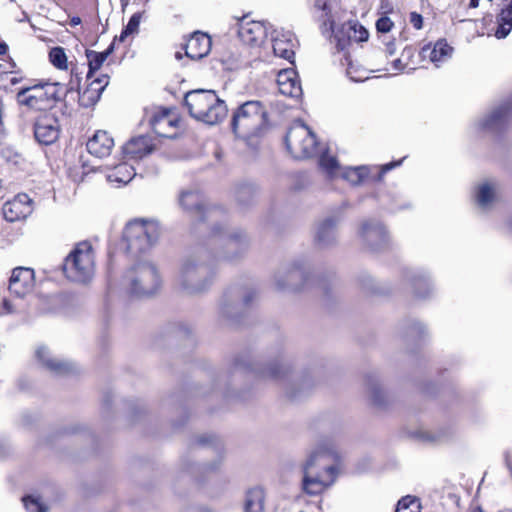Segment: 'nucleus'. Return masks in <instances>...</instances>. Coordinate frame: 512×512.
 I'll return each mask as SVG.
<instances>
[{
  "label": "nucleus",
  "mask_w": 512,
  "mask_h": 512,
  "mask_svg": "<svg viewBox=\"0 0 512 512\" xmlns=\"http://www.w3.org/2000/svg\"><path fill=\"white\" fill-rule=\"evenodd\" d=\"M301 488L310 496L320 495L336 482L340 474L339 453L329 439L316 442L301 464Z\"/></svg>",
  "instance_id": "nucleus-1"
},
{
  "label": "nucleus",
  "mask_w": 512,
  "mask_h": 512,
  "mask_svg": "<svg viewBox=\"0 0 512 512\" xmlns=\"http://www.w3.org/2000/svg\"><path fill=\"white\" fill-rule=\"evenodd\" d=\"M212 269L201 254L185 257L180 263L175 285L177 290L187 296L205 292L211 284Z\"/></svg>",
  "instance_id": "nucleus-2"
},
{
  "label": "nucleus",
  "mask_w": 512,
  "mask_h": 512,
  "mask_svg": "<svg viewBox=\"0 0 512 512\" xmlns=\"http://www.w3.org/2000/svg\"><path fill=\"white\" fill-rule=\"evenodd\" d=\"M184 105L191 117L208 125H216L227 115L228 109L214 90L196 89L185 94Z\"/></svg>",
  "instance_id": "nucleus-3"
},
{
  "label": "nucleus",
  "mask_w": 512,
  "mask_h": 512,
  "mask_svg": "<svg viewBox=\"0 0 512 512\" xmlns=\"http://www.w3.org/2000/svg\"><path fill=\"white\" fill-rule=\"evenodd\" d=\"M266 116V110L259 101H247L233 115V131L244 139L257 136L266 124Z\"/></svg>",
  "instance_id": "nucleus-4"
},
{
  "label": "nucleus",
  "mask_w": 512,
  "mask_h": 512,
  "mask_svg": "<svg viewBox=\"0 0 512 512\" xmlns=\"http://www.w3.org/2000/svg\"><path fill=\"white\" fill-rule=\"evenodd\" d=\"M63 271L66 277L75 282L89 281L95 271L94 254L89 242L78 243L65 258Z\"/></svg>",
  "instance_id": "nucleus-5"
},
{
  "label": "nucleus",
  "mask_w": 512,
  "mask_h": 512,
  "mask_svg": "<svg viewBox=\"0 0 512 512\" xmlns=\"http://www.w3.org/2000/svg\"><path fill=\"white\" fill-rule=\"evenodd\" d=\"M126 277L130 292L137 296L153 295L161 285L156 267L147 262L137 264Z\"/></svg>",
  "instance_id": "nucleus-6"
},
{
  "label": "nucleus",
  "mask_w": 512,
  "mask_h": 512,
  "mask_svg": "<svg viewBox=\"0 0 512 512\" xmlns=\"http://www.w3.org/2000/svg\"><path fill=\"white\" fill-rule=\"evenodd\" d=\"M285 142L289 152L297 159L312 157L317 152L315 135L302 123H296L290 128Z\"/></svg>",
  "instance_id": "nucleus-7"
},
{
  "label": "nucleus",
  "mask_w": 512,
  "mask_h": 512,
  "mask_svg": "<svg viewBox=\"0 0 512 512\" xmlns=\"http://www.w3.org/2000/svg\"><path fill=\"white\" fill-rule=\"evenodd\" d=\"M123 242L126 250L138 254L149 249L158 239L157 226H125Z\"/></svg>",
  "instance_id": "nucleus-8"
},
{
  "label": "nucleus",
  "mask_w": 512,
  "mask_h": 512,
  "mask_svg": "<svg viewBox=\"0 0 512 512\" xmlns=\"http://www.w3.org/2000/svg\"><path fill=\"white\" fill-rule=\"evenodd\" d=\"M319 165L323 171L330 177L341 176L353 185H358L368 176L366 166L341 168L336 157L330 155L328 151L321 153Z\"/></svg>",
  "instance_id": "nucleus-9"
},
{
  "label": "nucleus",
  "mask_w": 512,
  "mask_h": 512,
  "mask_svg": "<svg viewBox=\"0 0 512 512\" xmlns=\"http://www.w3.org/2000/svg\"><path fill=\"white\" fill-rule=\"evenodd\" d=\"M306 279L304 269L296 264L281 267L274 274V285L279 291L298 290Z\"/></svg>",
  "instance_id": "nucleus-10"
},
{
  "label": "nucleus",
  "mask_w": 512,
  "mask_h": 512,
  "mask_svg": "<svg viewBox=\"0 0 512 512\" xmlns=\"http://www.w3.org/2000/svg\"><path fill=\"white\" fill-rule=\"evenodd\" d=\"M34 210L33 200L25 193L17 194L7 201L2 208L4 218L8 222L25 221Z\"/></svg>",
  "instance_id": "nucleus-11"
},
{
  "label": "nucleus",
  "mask_w": 512,
  "mask_h": 512,
  "mask_svg": "<svg viewBox=\"0 0 512 512\" xmlns=\"http://www.w3.org/2000/svg\"><path fill=\"white\" fill-rule=\"evenodd\" d=\"M150 123L160 137L173 138L177 135L180 119L175 110L162 109L153 115Z\"/></svg>",
  "instance_id": "nucleus-12"
},
{
  "label": "nucleus",
  "mask_w": 512,
  "mask_h": 512,
  "mask_svg": "<svg viewBox=\"0 0 512 512\" xmlns=\"http://www.w3.org/2000/svg\"><path fill=\"white\" fill-rule=\"evenodd\" d=\"M17 99L20 104L39 111L50 108L54 102L52 94H49L44 86L21 89L17 94Z\"/></svg>",
  "instance_id": "nucleus-13"
},
{
  "label": "nucleus",
  "mask_w": 512,
  "mask_h": 512,
  "mask_svg": "<svg viewBox=\"0 0 512 512\" xmlns=\"http://www.w3.org/2000/svg\"><path fill=\"white\" fill-rule=\"evenodd\" d=\"M34 135L40 144L51 145L55 143L60 135L58 119L52 114L39 116L34 124Z\"/></svg>",
  "instance_id": "nucleus-14"
},
{
  "label": "nucleus",
  "mask_w": 512,
  "mask_h": 512,
  "mask_svg": "<svg viewBox=\"0 0 512 512\" xmlns=\"http://www.w3.org/2000/svg\"><path fill=\"white\" fill-rule=\"evenodd\" d=\"M35 286L34 271L27 267H17L12 271L9 291L19 298L30 294Z\"/></svg>",
  "instance_id": "nucleus-15"
},
{
  "label": "nucleus",
  "mask_w": 512,
  "mask_h": 512,
  "mask_svg": "<svg viewBox=\"0 0 512 512\" xmlns=\"http://www.w3.org/2000/svg\"><path fill=\"white\" fill-rule=\"evenodd\" d=\"M238 36L246 45L259 46L267 37V28L263 22L243 18L239 22Z\"/></svg>",
  "instance_id": "nucleus-16"
},
{
  "label": "nucleus",
  "mask_w": 512,
  "mask_h": 512,
  "mask_svg": "<svg viewBox=\"0 0 512 512\" xmlns=\"http://www.w3.org/2000/svg\"><path fill=\"white\" fill-rule=\"evenodd\" d=\"M501 195V185L495 179H485L479 182L473 192L478 206L488 208L495 203Z\"/></svg>",
  "instance_id": "nucleus-17"
},
{
  "label": "nucleus",
  "mask_w": 512,
  "mask_h": 512,
  "mask_svg": "<svg viewBox=\"0 0 512 512\" xmlns=\"http://www.w3.org/2000/svg\"><path fill=\"white\" fill-rule=\"evenodd\" d=\"M108 84L109 76L106 74L90 79L88 86L78 93L80 105L90 107L96 104Z\"/></svg>",
  "instance_id": "nucleus-18"
},
{
  "label": "nucleus",
  "mask_w": 512,
  "mask_h": 512,
  "mask_svg": "<svg viewBox=\"0 0 512 512\" xmlns=\"http://www.w3.org/2000/svg\"><path fill=\"white\" fill-rule=\"evenodd\" d=\"M211 38L202 32H194L185 45V55L192 60L207 56L211 50Z\"/></svg>",
  "instance_id": "nucleus-19"
},
{
  "label": "nucleus",
  "mask_w": 512,
  "mask_h": 512,
  "mask_svg": "<svg viewBox=\"0 0 512 512\" xmlns=\"http://www.w3.org/2000/svg\"><path fill=\"white\" fill-rule=\"evenodd\" d=\"M35 355L42 365L54 374L66 375L74 369L71 363L53 357L50 350L45 346H39Z\"/></svg>",
  "instance_id": "nucleus-20"
},
{
  "label": "nucleus",
  "mask_w": 512,
  "mask_h": 512,
  "mask_svg": "<svg viewBox=\"0 0 512 512\" xmlns=\"http://www.w3.org/2000/svg\"><path fill=\"white\" fill-rule=\"evenodd\" d=\"M153 150L154 144L151 137L145 135L132 138L123 146V152L129 159H142Z\"/></svg>",
  "instance_id": "nucleus-21"
},
{
  "label": "nucleus",
  "mask_w": 512,
  "mask_h": 512,
  "mask_svg": "<svg viewBox=\"0 0 512 512\" xmlns=\"http://www.w3.org/2000/svg\"><path fill=\"white\" fill-rule=\"evenodd\" d=\"M86 146L91 155L103 158L111 153L114 140L106 131L99 130L88 140Z\"/></svg>",
  "instance_id": "nucleus-22"
},
{
  "label": "nucleus",
  "mask_w": 512,
  "mask_h": 512,
  "mask_svg": "<svg viewBox=\"0 0 512 512\" xmlns=\"http://www.w3.org/2000/svg\"><path fill=\"white\" fill-rule=\"evenodd\" d=\"M277 83L280 93L285 96L298 98L302 95L300 82L296 78V73L291 69L280 71Z\"/></svg>",
  "instance_id": "nucleus-23"
},
{
  "label": "nucleus",
  "mask_w": 512,
  "mask_h": 512,
  "mask_svg": "<svg viewBox=\"0 0 512 512\" xmlns=\"http://www.w3.org/2000/svg\"><path fill=\"white\" fill-rule=\"evenodd\" d=\"M273 52L276 56L292 62L294 58V39L291 32H276L272 38Z\"/></svg>",
  "instance_id": "nucleus-24"
},
{
  "label": "nucleus",
  "mask_w": 512,
  "mask_h": 512,
  "mask_svg": "<svg viewBox=\"0 0 512 512\" xmlns=\"http://www.w3.org/2000/svg\"><path fill=\"white\" fill-rule=\"evenodd\" d=\"M453 48L444 40L437 41L433 47L424 46L421 50L423 59H429L436 67L447 61L452 55Z\"/></svg>",
  "instance_id": "nucleus-25"
},
{
  "label": "nucleus",
  "mask_w": 512,
  "mask_h": 512,
  "mask_svg": "<svg viewBox=\"0 0 512 512\" xmlns=\"http://www.w3.org/2000/svg\"><path fill=\"white\" fill-rule=\"evenodd\" d=\"M179 205L189 213L200 215L203 209L202 196L197 191H183L179 196Z\"/></svg>",
  "instance_id": "nucleus-26"
},
{
  "label": "nucleus",
  "mask_w": 512,
  "mask_h": 512,
  "mask_svg": "<svg viewBox=\"0 0 512 512\" xmlns=\"http://www.w3.org/2000/svg\"><path fill=\"white\" fill-rule=\"evenodd\" d=\"M136 175L134 168L126 162L120 163L113 168L107 175V180L111 183L127 184Z\"/></svg>",
  "instance_id": "nucleus-27"
},
{
  "label": "nucleus",
  "mask_w": 512,
  "mask_h": 512,
  "mask_svg": "<svg viewBox=\"0 0 512 512\" xmlns=\"http://www.w3.org/2000/svg\"><path fill=\"white\" fill-rule=\"evenodd\" d=\"M265 494L262 488L248 490L245 498V512H264Z\"/></svg>",
  "instance_id": "nucleus-28"
},
{
  "label": "nucleus",
  "mask_w": 512,
  "mask_h": 512,
  "mask_svg": "<svg viewBox=\"0 0 512 512\" xmlns=\"http://www.w3.org/2000/svg\"><path fill=\"white\" fill-rule=\"evenodd\" d=\"M112 47H109L103 52H96L93 50H86V57L88 61L89 70L87 72V80L92 79L93 74L99 70L108 56L112 52Z\"/></svg>",
  "instance_id": "nucleus-29"
},
{
  "label": "nucleus",
  "mask_w": 512,
  "mask_h": 512,
  "mask_svg": "<svg viewBox=\"0 0 512 512\" xmlns=\"http://www.w3.org/2000/svg\"><path fill=\"white\" fill-rule=\"evenodd\" d=\"M200 215L202 216L201 219L203 221L216 224L226 220L227 209L222 205L203 206Z\"/></svg>",
  "instance_id": "nucleus-30"
},
{
  "label": "nucleus",
  "mask_w": 512,
  "mask_h": 512,
  "mask_svg": "<svg viewBox=\"0 0 512 512\" xmlns=\"http://www.w3.org/2000/svg\"><path fill=\"white\" fill-rule=\"evenodd\" d=\"M49 60L59 70H66L68 68L67 56L62 47L52 48L49 52Z\"/></svg>",
  "instance_id": "nucleus-31"
},
{
  "label": "nucleus",
  "mask_w": 512,
  "mask_h": 512,
  "mask_svg": "<svg viewBox=\"0 0 512 512\" xmlns=\"http://www.w3.org/2000/svg\"><path fill=\"white\" fill-rule=\"evenodd\" d=\"M421 504L418 498L405 496L398 501L396 512H420Z\"/></svg>",
  "instance_id": "nucleus-32"
},
{
  "label": "nucleus",
  "mask_w": 512,
  "mask_h": 512,
  "mask_svg": "<svg viewBox=\"0 0 512 512\" xmlns=\"http://www.w3.org/2000/svg\"><path fill=\"white\" fill-rule=\"evenodd\" d=\"M510 104H503L496 108L492 113L488 116V118L484 122V127H493L498 122H500L510 111Z\"/></svg>",
  "instance_id": "nucleus-33"
},
{
  "label": "nucleus",
  "mask_w": 512,
  "mask_h": 512,
  "mask_svg": "<svg viewBox=\"0 0 512 512\" xmlns=\"http://www.w3.org/2000/svg\"><path fill=\"white\" fill-rule=\"evenodd\" d=\"M23 502L29 512H47L48 508L41 497L27 496Z\"/></svg>",
  "instance_id": "nucleus-34"
},
{
  "label": "nucleus",
  "mask_w": 512,
  "mask_h": 512,
  "mask_svg": "<svg viewBox=\"0 0 512 512\" xmlns=\"http://www.w3.org/2000/svg\"><path fill=\"white\" fill-rule=\"evenodd\" d=\"M289 369V365L281 360L271 364L266 370V375L272 378H280L287 374Z\"/></svg>",
  "instance_id": "nucleus-35"
},
{
  "label": "nucleus",
  "mask_w": 512,
  "mask_h": 512,
  "mask_svg": "<svg viewBox=\"0 0 512 512\" xmlns=\"http://www.w3.org/2000/svg\"><path fill=\"white\" fill-rule=\"evenodd\" d=\"M141 21V14L135 13L130 18L128 24L120 35V41H123L128 35H132L138 31Z\"/></svg>",
  "instance_id": "nucleus-36"
},
{
  "label": "nucleus",
  "mask_w": 512,
  "mask_h": 512,
  "mask_svg": "<svg viewBox=\"0 0 512 512\" xmlns=\"http://www.w3.org/2000/svg\"><path fill=\"white\" fill-rule=\"evenodd\" d=\"M335 226H320V229L317 232V240L319 243L328 244L334 238L335 235Z\"/></svg>",
  "instance_id": "nucleus-37"
},
{
  "label": "nucleus",
  "mask_w": 512,
  "mask_h": 512,
  "mask_svg": "<svg viewBox=\"0 0 512 512\" xmlns=\"http://www.w3.org/2000/svg\"><path fill=\"white\" fill-rule=\"evenodd\" d=\"M394 26L392 20L387 16L380 17L376 22V29L380 33H388Z\"/></svg>",
  "instance_id": "nucleus-38"
},
{
  "label": "nucleus",
  "mask_w": 512,
  "mask_h": 512,
  "mask_svg": "<svg viewBox=\"0 0 512 512\" xmlns=\"http://www.w3.org/2000/svg\"><path fill=\"white\" fill-rule=\"evenodd\" d=\"M497 23L509 24L512 27V5L501 10L497 17Z\"/></svg>",
  "instance_id": "nucleus-39"
},
{
  "label": "nucleus",
  "mask_w": 512,
  "mask_h": 512,
  "mask_svg": "<svg viewBox=\"0 0 512 512\" xmlns=\"http://www.w3.org/2000/svg\"><path fill=\"white\" fill-rule=\"evenodd\" d=\"M381 233V226H363L362 235L366 237L369 241L372 240L373 237L378 236Z\"/></svg>",
  "instance_id": "nucleus-40"
},
{
  "label": "nucleus",
  "mask_w": 512,
  "mask_h": 512,
  "mask_svg": "<svg viewBox=\"0 0 512 512\" xmlns=\"http://www.w3.org/2000/svg\"><path fill=\"white\" fill-rule=\"evenodd\" d=\"M512 27L509 24L498 23L497 29L495 31V36L498 39L505 38L511 31Z\"/></svg>",
  "instance_id": "nucleus-41"
},
{
  "label": "nucleus",
  "mask_w": 512,
  "mask_h": 512,
  "mask_svg": "<svg viewBox=\"0 0 512 512\" xmlns=\"http://www.w3.org/2000/svg\"><path fill=\"white\" fill-rule=\"evenodd\" d=\"M410 23L415 29L420 30L423 27V17L417 12H412L410 14Z\"/></svg>",
  "instance_id": "nucleus-42"
},
{
  "label": "nucleus",
  "mask_w": 512,
  "mask_h": 512,
  "mask_svg": "<svg viewBox=\"0 0 512 512\" xmlns=\"http://www.w3.org/2000/svg\"><path fill=\"white\" fill-rule=\"evenodd\" d=\"M369 393H370V396H371V399L372 401L375 403V404H380L381 401H380V393H381V389L378 387V386H371L369 388Z\"/></svg>",
  "instance_id": "nucleus-43"
},
{
  "label": "nucleus",
  "mask_w": 512,
  "mask_h": 512,
  "mask_svg": "<svg viewBox=\"0 0 512 512\" xmlns=\"http://www.w3.org/2000/svg\"><path fill=\"white\" fill-rule=\"evenodd\" d=\"M79 77H78V73H74V71L72 70V78L69 82V91H72L74 89H78L79 87Z\"/></svg>",
  "instance_id": "nucleus-44"
},
{
  "label": "nucleus",
  "mask_w": 512,
  "mask_h": 512,
  "mask_svg": "<svg viewBox=\"0 0 512 512\" xmlns=\"http://www.w3.org/2000/svg\"><path fill=\"white\" fill-rule=\"evenodd\" d=\"M221 463H222V458L218 457L215 461H213L212 464H206L205 470L206 471H214V470L218 469V467L221 465Z\"/></svg>",
  "instance_id": "nucleus-45"
},
{
  "label": "nucleus",
  "mask_w": 512,
  "mask_h": 512,
  "mask_svg": "<svg viewBox=\"0 0 512 512\" xmlns=\"http://www.w3.org/2000/svg\"><path fill=\"white\" fill-rule=\"evenodd\" d=\"M128 224H155L153 220L147 219V218H135L131 221H129Z\"/></svg>",
  "instance_id": "nucleus-46"
},
{
  "label": "nucleus",
  "mask_w": 512,
  "mask_h": 512,
  "mask_svg": "<svg viewBox=\"0 0 512 512\" xmlns=\"http://www.w3.org/2000/svg\"><path fill=\"white\" fill-rule=\"evenodd\" d=\"M359 36L357 37V41H366L368 39V31L363 27L359 26Z\"/></svg>",
  "instance_id": "nucleus-47"
},
{
  "label": "nucleus",
  "mask_w": 512,
  "mask_h": 512,
  "mask_svg": "<svg viewBox=\"0 0 512 512\" xmlns=\"http://www.w3.org/2000/svg\"><path fill=\"white\" fill-rule=\"evenodd\" d=\"M400 164H401V161H398V162H392V163L382 166L380 177L387 171L391 170L392 168H394L396 166H399Z\"/></svg>",
  "instance_id": "nucleus-48"
},
{
  "label": "nucleus",
  "mask_w": 512,
  "mask_h": 512,
  "mask_svg": "<svg viewBox=\"0 0 512 512\" xmlns=\"http://www.w3.org/2000/svg\"><path fill=\"white\" fill-rule=\"evenodd\" d=\"M310 3L319 10H324L326 8V2L324 0H309Z\"/></svg>",
  "instance_id": "nucleus-49"
},
{
  "label": "nucleus",
  "mask_w": 512,
  "mask_h": 512,
  "mask_svg": "<svg viewBox=\"0 0 512 512\" xmlns=\"http://www.w3.org/2000/svg\"><path fill=\"white\" fill-rule=\"evenodd\" d=\"M84 174H85V172H83L81 175H78L77 172H74V170L70 169V176L72 177V179L75 182L83 181L84 180Z\"/></svg>",
  "instance_id": "nucleus-50"
},
{
  "label": "nucleus",
  "mask_w": 512,
  "mask_h": 512,
  "mask_svg": "<svg viewBox=\"0 0 512 512\" xmlns=\"http://www.w3.org/2000/svg\"><path fill=\"white\" fill-rule=\"evenodd\" d=\"M393 67L394 69L396 70H402L404 69V65L402 64L401 60L400 59H396L393 61Z\"/></svg>",
  "instance_id": "nucleus-51"
},
{
  "label": "nucleus",
  "mask_w": 512,
  "mask_h": 512,
  "mask_svg": "<svg viewBox=\"0 0 512 512\" xmlns=\"http://www.w3.org/2000/svg\"><path fill=\"white\" fill-rule=\"evenodd\" d=\"M386 50H387V53L389 55H393L395 53V45H394V43H392V42L388 43L387 47H386Z\"/></svg>",
  "instance_id": "nucleus-52"
},
{
  "label": "nucleus",
  "mask_w": 512,
  "mask_h": 512,
  "mask_svg": "<svg viewBox=\"0 0 512 512\" xmlns=\"http://www.w3.org/2000/svg\"><path fill=\"white\" fill-rule=\"evenodd\" d=\"M347 74L349 75V77H350L353 81H361V80H362V78H361V77H354V76L352 75V67H349V68L347 69Z\"/></svg>",
  "instance_id": "nucleus-53"
},
{
  "label": "nucleus",
  "mask_w": 512,
  "mask_h": 512,
  "mask_svg": "<svg viewBox=\"0 0 512 512\" xmlns=\"http://www.w3.org/2000/svg\"><path fill=\"white\" fill-rule=\"evenodd\" d=\"M80 23H81V19L79 17H73L70 20V25L73 27L79 25Z\"/></svg>",
  "instance_id": "nucleus-54"
},
{
  "label": "nucleus",
  "mask_w": 512,
  "mask_h": 512,
  "mask_svg": "<svg viewBox=\"0 0 512 512\" xmlns=\"http://www.w3.org/2000/svg\"><path fill=\"white\" fill-rule=\"evenodd\" d=\"M425 440L427 441H438L439 440V437L437 436H434V435H430V434H426L425 437H424Z\"/></svg>",
  "instance_id": "nucleus-55"
},
{
  "label": "nucleus",
  "mask_w": 512,
  "mask_h": 512,
  "mask_svg": "<svg viewBox=\"0 0 512 512\" xmlns=\"http://www.w3.org/2000/svg\"><path fill=\"white\" fill-rule=\"evenodd\" d=\"M7 52V45L3 42H0V55H4Z\"/></svg>",
  "instance_id": "nucleus-56"
},
{
  "label": "nucleus",
  "mask_w": 512,
  "mask_h": 512,
  "mask_svg": "<svg viewBox=\"0 0 512 512\" xmlns=\"http://www.w3.org/2000/svg\"><path fill=\"white\" fill-rule=\"evenodd\" d=\"M189 512H212L210 509L208 508H205V507H200V508H197V509H193Z\"/></svg>",
  "instance_id": "nucleus-57"
},
{
  "label": "nucleus",
  "mask_w": 512,
  "mask_h": 512,
  "mask_svg": "<svg viewBox=\"0 0 512 512\" xmlns=\"http://www.w3.org/2000/svg\"><path fill=\"white\" fill-rule=\"evenodd\" d=\"M469 6L472 8L478 7V0H470Z\"/></svg>",
  "instance_id": "nucleus-58"
},
{
  "label": "nucleus",
  "mask_w": 512,
  "mask_h": 512,
  "mask_svg": "<svg viewBox=\"0 0 512 512\" xmlns=\"http://www.w3.org/2000/svg\"><path fill=\"white\" fill-rule=\"evenodd\" d=\"M175 57H176L177 59H181V58H182V54H181V52H176V53H175Z\"/></svg>",
  "instance_id": "nucleus-59"
},
{
  "label": "nucleus",
  "mask_w": 512,
  "mask_h": 512,
  "mask_svg": "<svg viewBox=\"0 0 512 512\" xmlns=\"http://www.w3.org/2000/svg\"><path fill=\"white\" fill-rule=\"evenodd\" d=\"M5 307L7 308L8 312L11 311L9 303L7 301L4 302Z\"/></svg>",
  "instance_id": "nucleus-60"
},
{
  "label": "nucleus",
  "mask_w": 512,
  "mask_h": 512,
  "mask_svg": "<svg viewBox=\"0 0 512 512\" xmlns=\"http://www.w3.org/2000/svg\"><path fill=\"white\" fill-rule=\"evenodd\" d=\"M499 512H512V509H510V508H505V509H503V510H501V511H499Z\"/></svg>",
  "instance_id": "nucleus-61"
},
{
  "label": "nucleus",
  "mask_w": 512,
  "mask_h": 512,
  "mask_svg": "<svg viewBox=\"0 0 512 512\" xmlns=\"http://www.w3.org/2000/svg\"><path fill=\"white\" fill-rule=\"evenodd\" d=\"M507 466H508V467H509V469L512 471V468H511L510 463H509V461H508V460H507Z\"/></svg>",
  "instance_id": "nucleus-62"
},
{
  "label": "nucleus",
  "mask_w": 512,
  "mask_h": 512,
  "mask_svg": "<svg viewBox=\"0 0 512 512\" xmlns=\"http://www.w3.org/2000/svg\"><path fill=\"white\" fill-rule=\"evenodd\" d=\"M300 512H304V511H300Z\"/></svg>",
  "instance_id": "nucleus-63"
}]
</instances>
